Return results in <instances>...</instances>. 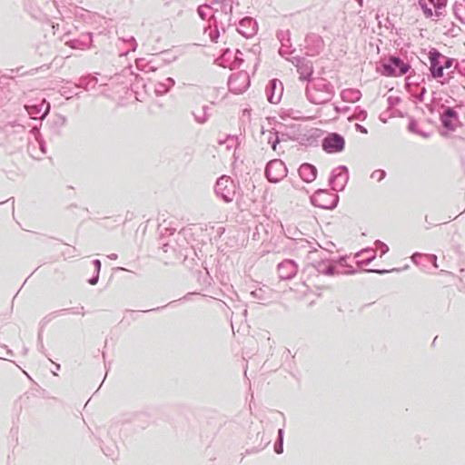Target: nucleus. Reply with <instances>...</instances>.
<instances>
[{"mask_svg":"<svg viewBox=\"0 0 465 465\" xmlns=\"http://www.w3.org/2000/svg\"><path fill=\"white\" fill-rule=\"evenodd\" d=\"M272 134H273L274 136L271 135V136L268 138V143H270V144H271L272 149L273 151H276L277 145L279 144V143H280V141H281V140H280V138H279V136H278V133H277V132H274Z\"/></svg>","mask_w":465,"mask_h":465,"instance_id":"obj_44","label":"nucleus"},{"mask_svg":"<svg viewBox=\"0 0 465 465\" xmlns=\"http://www.w3.org/2000/svg\"><path fill=\"white\" fill-rule=\"evenodd\" d=\"M233 143H235V147H238L239 143V137L237 135L228 134L225 139L219 140V144H224L227 143L226 148L230 150L233 146Z\"/></svg>","mask_w":465,"mask_h":465,"instance_id":"obj_37","label":"nucleus"},{"mask_svg":"<svg viewBox=\"0 0 465 465\" xmlns=\"http://www.w3.org/2000/svg\"><path fill=\"white\" fill-rule=\"evenodd\" d=\"M227 0H213V3L215 4H221L223 5V11L227 13V8L230 12L232 10V5L226 4Z\"/></svg>","mask_w":465,"mask_h":465,"instance_id":"obj_51","label":"nucleus"},{"mask_svg":"<svg viewBox=\"0 0 465 465\" xmlns=\"http://www.w3.org/2000/svg\"><path fill=\"white\" fill-rule=\"evenodd\" d=\"M198 281L204 287H208L211 285V281H213L210 273L206 268L203 271H198Z\"/></svg>","mask_w":465,"mask_h":465,"instance_id":"obj_36","label":"nucleus"},{"mask_svg":"<svg viewBox=\"0 0 465 465\" xmlns=\"http://www.w3.org/2000/svg\"><path fill=\"white\" fill-rule=\"evenodd\" d=\"M66 121H67V119L65 116H64L62 114H57L55 116V119L53 121L52 124L62 130V128L65 125Z\"/></svg>","mask_w":465,"mask_h":465,"instance_id":"obj_43","label":"nucleus"},{"mask_svg":"<svg viewBox=\"0 0 465 465\" xmlns=\"http://www.w3.org/2000/svg\"><path fill=\"white\" fill-rule=\"evenodd\" d=\"M410 62H405L399 55L390 54L377 64V72L386 77H400L411 69Z\"/></svg>","mask_w":465,"mask_h":465,"instance_id":"obj_3","label":"nucleus"},{"mask_svg":"<svg viewBox=\"0 0 465 465\" xmlns=\"http://www.w3.org/2000/svg\"><path fill=\"white\" fill-rule=\"evenodd\" d=\"M361 97V93L358 89L348 88L344 89L341 93V98L342 101L347 103H355Z\"/></svg>","mask_w":465,"mask_h":465,"instance_id":"obj_28","label":"nucleus"},{"mask_svg":"<svg viewBox=\"0 0 465 465\" xmlns=\"http://www.w3.org/2000/svg\"><path fill=\"white\" fill-rule=\"evenodd\" d=\"M93 42V33H84L78 38L67 41V45L73 49L84 50L91 46Z\"/></svg>","mask_w":465,"mask_h":465,"instance_id":"obj_20","label":"nucleus"},{"mask_svg":"<svg viewBox=\"0 0 465 465\" xmlns=\"http://www.w3.org/2000/svg\"><path fill=\"white\" fill-rule=\"evenodd\" d=\"M10 201H12V205L14 206V203H15V198L14 197H10V198H8L5 201H0V204H3L5 203L10 202Z\"/></svg>","mask_w":465,"mask_h":465,"instance_id":"obj_64","label":"nucleus"},{"mask_svg":"<svg viewBox=\"0 0 465 465\" xmlns=\"http://www.w3.org/2000/svg\"><path fill=\"white\" fill-rule=\"evenodd\" d=\"M65 313H73V314H82V315H84V307L81 306V307H73V308L62 309V310H59V311L53 312L52 313H50L49 315L44 317L41 320V322L39 323V325H40L39 329H41V331H44V328L52 320V317H55V316H58V315H64Z\"/></svg>","mask_w":465,"mask_h":465,"instance_id":"obj_21","label":"nucleus"},{"mask_svg":"<svg viewBox=\"0 0 465 465\" xmlns=\"http://www.w3.org/2000/svg\"><path fill=\"white\" fill-rule=\"evenodd\" d=\"M97 84H98L97 77L88 74V75L82 76L79 79L77 86L84 89L85 91H90V90L94 89Z\"/></svg>","mask_w":465,"mask_h":465,"instance_id":"obj_27","label":"nucleus"},{"mask_svg":"<svg viewBox=\"0 0 465 465\" xmlns=\"http://www.w3.org/2000/svg\"><path fill=\"white\" fill-rule=\"evenodd\" d=\"M50 132H51L52 136H54V137H58L62 134V130L56 126H54L53 124H51V126H50Z\"/></svg>","mask_w":465,"mask_h":465,"instance_id":"obj_52","label":"nucleus"},{"mask_svg":"<svg viewBox=\"0 0 465 465\" xmlns=\"http://www.w3.org/2000/svg\"><path fill=\"white\" fill-rule=\"evenodd\" d=\"M251 84L250 76L245 71H240L230 75L228 88L230 92L240 94L245 92Z\"/></svg>","mask_w":465,"mask_h":465,"instance_id":"obj_12","label":"nucleus"},{"mask_svg":"<svg viewBox=\"0 0 465 465\" xmlns=\"http://www.w3.org/2000/svg\"><path fill=\"white\" fill-rule=\"evenodd\" d=\"M386 175H387V173L385 170L377 169L371 173V178L373 180H376L377 182H381L386 177Z\"/></svg>","mask_w":465,"mask_h":465,"instance_id":"obj_41","label":"nucleus"},{"mask_svg":"<svg viewBox=\"0 0 465 465\" xmlns=\"http://www.w3.org/2000/svg\"><path fill=\"white\" fill-rule=\"evenodd\" d=\"M37 342L38 343L43 342V331H41V329H39V331H38Z\"/></svg>","mask_w":465,"mask_h":465,"instance_id":"obj_62","label":"nucleus"},{"mask_svg":"<svg viewBox=\"0 0 465 465\" xmlns=\"http://www.w3.org/2000/svg\"><path fill=\"white\" fill-rule=\"evenodd\" d=\"M427 93V90L425 87H422L420 94H419V96H418V100L420 101V102H423L424 100V95L426 94Z\"/></svg>","mask_w":465,"mask_h":465,"instance_id":"obj_59","label":"nucleus"},{"mask_svg":"<svg viewBox=\"0 0 465 465\" xmlns=\"http://www.w3.org/2000/svg\"><path fill=\"white\" fill-rule=\"evenodd\" d=\"M407 130L410 133L420 135V136H421L423 138H429L430 136V133L425 132V131H421V130L419 129L418 122L413 117H410L409 123H408V125H407Z\"/></svg>","mask_w":465,"mask_h":465,"instance_id":"obj_30","label":"nucleus"},{"mask_svg":"<svg viewBox=\"0 0 465 465\" xmlns=\"http://www.w3.org/2000/svg\"><path fill=\"white\" fill-rule=\"evenodd\" d=\"M283 440H284V429L280 428L277 431V439L273 445L274 452L276 454H282L283 452Z\"/></svg>","mask_w":465,"mask_h":465,"instance_id":"obj_34","label":"nucleus"},{"mask_svg":"<svg viewBox=\"0 0 465 465\" xmlns=\"http://www.w3.org/2000/svg\"><path fill=\"white\" fill-rule=\"evenodd\" d=\"M312 265L319 273L327 276L355 273V270L346 269L348 264L346 257L344 256H341L335 260L321 257L320 260L315 261Z\"/></svg>","mask_w":465,"mask_h":465,"instance_id":"obj_4","label":"nucleus"},{"mask_svg":"<svg viewBox=\"0 0 465 465\" xmlns=\"http://www.w3.org/2000/svg\"><path fill=\"white\" fill-rule=\"evenodd\" d=\"M375 246L379 250H381V255H383V254L387 253L388 251H389V247L387 246V244L384 243L383 242L380 241V240H377L375 242Z\"/></svg>","mask_w":465,"mask_h":465,"instance_id":"obj_47","label":"nucleus"},{"mask_svg":"<svg viewBox=\"0 0 465 465\" xmlns=\"http://www.w3.org/2000/svg\"><path fill=\"white\" fill-rule=\"evenodd\" d=\"M192 114L193 115V118L196 123L203 124L209 120L211 116V108L208 105H203L201 108V113L198 114L193 111Z\"/></svg>","mask_w":465,"mask_h":465,"instance_id":"obj_29","label":"nucleus"},{"mask_svg":"<svg viewBox=\"0 0 465 465\" xmlns=\"http://www.w3.org/2000/svg\"><path fill=\"white\" fill-rule=\"evenodd\" d=\"M290 35H291V33H290L289 30H287V31H279L277 33V38L279 39V41L282 44V46L279 49V54L281 55H282V47H288L289 46L288 45L290 44V41H291Z\"/></svg>","mask_w":465,"mask_h":465,"instance_id":"obj_35","label":"nucleus"},{"mask_svg":"<svg viewBox=\"0 0 465 465\" xmlns=\"http://www.w3.org/2000/svg\"><path fill=\"white\" fill-rule=\"evenodd\" d=\"M355 129H356V131H358V132H360L361 134H368L367 128L364 127L363 125L360 124H355Z\"/></svg>","mask_w":465,"mask_h":465,"instance_id":"obj_58","label":"nucleus"},{"mask_svg":"<svg viewBox=\"0 0 465 465\" xmlns=\"http://www.w3.org/2000/svg\"><path fill=\"white\" fill-rule=\"evenodd\" d=\"M309 293L312 294L314 296V299L309 302L308 306H312L316 298H319L321 296V292H302V294L297 298L298 300L302 301L303 300Z\"/></svg>","mask_w":465,"mask_h":465,"instance_id":"obj_46","label":"nucleus"},{"mask_svg":"<svg viewBox=\"0 0 465 465\" xmlns=\"http://www.w3.org/2000/svg\"><path fill=\"white\" fill-rule=\"evenodd\" d=\"M283 85L277 78L271 79L265 88L266 97L269 103L278 104L282 96Z\"/></svg>","mask_w":465,"mask_h":465,"instance_id":"obj_17","label":"nucleus"},{"mask_svg":"<svg viewBox=\"0 0 465 465\" xmlns=\"http://www.w3.org/2000/svg\"><path fill=\"white\" fill-rule=\"evenodd\" d=\"M389 107H394L401 102V98L399 96H389L387 98Z\"/></svg>","mask_w":465,"mask_h":465,"instance_id":"obj_50","label":"nucleus"},{"mask_svg":"<svg viewBox=\"0 0 465 465\" xmlns=\"http://www.w3.org/2000/svg\"><path fill=\"white\" fill-rule=\"evenodd\" d=\"M236 183L227 175H222L216 181L214 192L225 203L232 202L236 194Z\"/></svg>","mask_w":465,"mask_h":465,"instance_id":"obj_7","label":"nucleus"},{"mask_svg":"<svg viewBox=\"0 0 465 465\" xmlns=\"http://www.w3.org/2000/svg\"><path fill=\"white\" fill-rule=\"evenodd\" d=\"M236 30L245 38H251L257 34L258 23L253 17L244 16L239 21Z\"/></svg>","mask_w":465,"mask_h":465,"instance_id":"obj_18","label":"nucleus"},{"mask_svg":"<svg viewBox=\"0 0 465 465\" xmlns=\"http://www.w3.org/2000/svg\"><path fill=\"white\" fill-rule=\"evenodd\" d=\"M4 132L6 135V144L9 146L10 153L22 149L30 140L27 137L25 127L16 122L7 123L4 126Z\"/></svg>","mask_w":465,"mask_h":465,"instance_id":"obj_5","label":"nucleus"},{"mask_svg":"<svg viewBox=\"0 0 465 465\" xmlns=\"http://www.w3.org/2000/svg\"><path fill=\"white\" fill-rule=\"evenodd\" d=\"M201 294H203V293L202 292H187L184 296L178 298L176 300H173V301L170 302L169 303H167L166 305L157 306V307L150 309V310H144L143 312H151V311H160L161 309H163L166 306L174 307L181 303L192 301L193 295H201Z\"/></svg>","mask_w":465,"mask_h":465,"instance_id":"obj_26","label":"nucleus"},{"mask_svg":"<svg viewBox=\"0 0 465 465\" xmlns=\"http://www.w3.org/2000/svg\"><path fill=\"white\" fill-rule=\"evenodd\" d=\"M418 4L426 18H430L434 15L432 7L429 5L427 0H418Z\"/></svg>","mask_w":465,"mask_h":465,"instance_id":"obj_38","label":"nucleus"},{"mask_svg":"<svg viewBox=\"0 0 465 465\" xmlns=\"http://www.w3.org/2000/svg\"><path fill=\"white\" fill-rule=\"evenodd\" d=\"M220 33L218 30L210 33L211 41L216 43L219 38Z\"/></svg>","mask_w":465,"mask_h":465,"instance_id":"obj_57","label":"nucleus"},{"mask_svg":"<svg viewBox=\"0 0 465 465\" xmlns=\"http://www.w3.org/2000/svg\"><path fill=\"white\" fill-rule=\"evenodd\" d=\"M324 47L322 37L317 34L310 33L304 39L305 54L308 56H317Z\"/></svg>","mask_w":465,"mask_h":465,"instance_id":"obj_16","label":"nucleus"},{"mask_svg":"<svg viewBox=\"0 0 465 465\" xmlns=\"http://www.w3.org/2000/svg\"><path fill=\"white\" fill-rule=\"evenodd\" d=\"M197 14L198 15L203 19V20H205L206 19V16H207V14L204 10V7L203 6H198L197 8Z\"/></svg>","mask_w":465,"mask_h":465,"instance_id":"obj_54","label":"nucleus"},{"mask_svg":"<svg viewBox=\"0 0 465 465\" xmlns=\"http://www.w3.org/2000/svg\"><path fill=\"white\" fill-rule=\"evenodd\" d=\"M385 27L387 29H393L394 28V25L391 22L389 17L386 18Z\"/></svg>","mask_w":465,"mask_h":465,"instance_id":"obj_60","label":"nucleus"},{"mask_svg":"<svg viewBox=\"0 0 465 465\" xmlns=\"http://www.w3.org/2000/svg\"><path fill=\"white\" fill-rule=\"evenodd\" d=\"M322 148L327 153H341L345 148V139L343 135L339 133H329L322 140Z\"/></svg>","mask_w":465,"mask_h":465,"instance_id":"obj_10","label":"nucleus"},{"mask_svg":"<svg viewBox=\"0 0 465 465\" xmlns=\"http://www.w3.org/2000/svg\"><path fill=\"white\" fill-rule=\"evenodd\" d=\"M43 105H45V109L44 113H43V114H41V116H40V118H41V119L45 118V117H46V115H47V114H48V113H49V110H50V104H49V103H42V104H41V107H42Z\"/></svg>","mask_w":465,"mask_h":465,"instance_id":"obj_55","label":"nucleus"},{"mask_svg":"<svg viewBox=\"0 0 465 465\" xmlns=\"http://www.w3.org/2000/svg\"><path fill=\"white\" fill-rule=\"evenodd\" d=\"M422 260L431 262L435 268L438 266L437 256L434 254H422L420 252H414L411 255V261L414 263L419 264L420 262H421Z\"/></svg>","mask_w":465,"mask_h":465,"instance_id":"obj_31","label":"nucleus"},{"mask_svg":"<svg viewBox=\"0 0 465 465\" xmlns=\"http://www.w3.org/2000/svg\"><path fill=\"white\" fill-rule=\"evenodd\" d=\"M175 245L172 244L171 241L161 243V248L164 252L172 250L174 252L175 259L181 261L186 267L192 269L195 264V257L200 260L196 250L189 245L185 238L178 232L177 239L174 242Z\"/></svg>","mask_w":465,"mask_h":465,"instance_id":"obj_1","label":"nucleus"},{"mask_svg":"<svg viewBox=\"0 0 465 465\" xmlns=\"http://www.w3.org/2000/svg\"><path fill=\"white\" fill-rule=\"evenodd\" d=\"M254 302L262 305H270L275 302L280 296L279 292H249Z\"/></svg>","mask_w":465,"mask_h":465,"instance_id":"obj_23","label":"nucleus"},{"mask_svg":"<svg viewBox=\"0 0 465 465\" xmlns=\"http://www.w3.org/2000/svg\"><path fill=\"white\" fill-rule=\"evenodd\" d=\"M401 269H397V268H393L391 270H385V269H370L368 270L369 272H373V273H378V274H385L387 272H400Z\"/></svg>","mask_w":465,"mask_h":465,"instance_id":"obj_49","label":"nucleus"},{"mask_svg":"<svg viewBox=\"0 0 465 465\" xmlns=\"http://www.w3.org/2000/svg\"><path fill=\"white\" fill-rule=\"evenodd\" d=\"M270 442H271V440L269 439L264 438L263 431H256L255 432V440L252 442L253 446L246 449V453L251 454V453L259 452L260 450H263Z\"/></svg>","mask_w":465,"mask_h":465,"instance_id":"obj_24","label":"nucleus"},{"mask_svg":"<svg viewBox=\"0 0 465 465\" xmlns=\"http://www.w3.org/2000/svg\"><path fill=\"white\" fill-rule=\"evenodd\" d=\"M453 11H454V14H455V16L457 17V19H459L462 24H465L464 19L460 16V13H459L460 8L458 7L457 4H455V5L453 7Z\"/></svg>","mask_w":465,"mask_h":465,"instance_id":"obj_56","label":"nucleus"},{"mask_svg":"<svg viewBox=\"0 0 465 465\" xmlns=\"http://www.w3.org/2000/svg\"><path fill=\"white\" fill-rule=\"evenodd\" d=\"M92 265L94 266V273L92 277H90L87 280V282L91 285H95L99 281V274L101 271V261L99 259H94L91 262Z\"/></svg>","mask_w":465,"mask_h":465,"instance_id":"obj_33","label":"nucleus"},{"mask_svg":"<svg viewBox=\"0 0 465 465\" xmlns=\"http://www.w3.org/2000/svg\"><path fill=\"white\" fill-rule=\"evenodd\" d=\"M301 179L309 183L313 182L317 177V168L309 163H304L298 169Z\"/></svg>","mask_w":465,"mask_h":465,"instance_id":"obj_22","label":"nucleus"},{"mask_svg":"<svg viewBox=\"0 0 465 465\" xmlns=\"http://www.w3.org/2000/svg\"><path fill=\"white\" fill-rule=\"evenodd\" d=\"M311 203L323 210H333L339 203V195L326 189H318L310 197Z\"/></svg>","mask_w":465,"mask_h":465,"instance_id":"obj_6","label":"nucleus"},{"mask_svg":"<svg viewBox=\"0 0 465 465\" xmlns=\"http://www.w3.org/2000/svg\"><path fill=\"white\" fill-rule=\"evenodd\" d=\"M447 5V0H437L434 5V15L440 17L443 15L442 10Z\"/></svg>","mask_w":465,"mask_h":465,"instance_id":"obj_39","label":"nucleus"},{"mask_svg":"<svg viewBox=\"0 0 465 465\" xmlns=\"http://www.w3.org/2000/svg\"><path fill=\"white\" fill-rule=\"evenodd\" d=\"M358 256L361 257L364 256L361 262L363 264H369L376 258V251L373 248L367 247L363 249L362 251L358 252Z\"/></svg>","mask_w":465,"mask_h":465,"instance_id":"obj_32","label":"nucleus"},{"mask_svg":"<svg viewBox=\"0 0 465 465\" xmlns=\"http://www.w3.org/2000/svg\"><path fill=\"white\" fill-rule=\"evenodd\" d=\"M367 111L365 109L361 108L360 106H357L355 108L353 118L357 119L359 121H364L367 118Z\"/></svg>","mask_w":465,"mask_h":465,"instance_id":"obj_42","label":"nucleus"},{"mask_svg":"<svg viewBox=\"0 0 465 465\" xmlns=\"http://www.w3.org/2000/svg\"><path fill=\"white\" fill-rule=\"evenodd\" d=\"M291 62L296 67L300 81L312 82L313 74L312 62L302 56H294Z\"/></svg>","mask_w":465,"mask_h":465,"instance_id":"obj_13","label":"nucleus"},{"mask_svg":"<svg viewBox=\"0 0 465 465\" xmlns=\"http://www.w3.org/2000/svg\"><path fill=\"white\" fill-rule=\"evenodd\" d=\"M305 94L313 104H323L330 102L334 94V86L325 78H314L306 86Z\"/></svg>","mask_w":465,"mask_h":465,"instance_id":"obj_2","label":"nucleus"},{"mask_svg":"<svg viewBox=\"0 0 465 465\" xmlns=\"http://www.w3.org/2000/svg\"><path fill=\"white\" fill-rule=\"evenodd\" d=\"M277 272L281 280H291L296 275L298 265L294 260L285 259L278 264Z\"/></svg>","mask_w":465,"mask_h":465,"instance_id":"obj_19","label":"nucleus"},{"mask_svg":"<svg viewBox=\"0 0 465 465\" xmlns=\"http://www.w3.org/2000/svg\"><path fill=\"white\" fill-rule=\"evenodd\" d=\"M288 173L285 163L281 159H272L265 166L264 175L270 183L281 182Z\"/></svg>","mask_w":465,"mask_h":465,"instance_id":"obj_8","label":"nucleus"},{"mask_svg":"<svg viewBox=\"0 0 465 465\" xmlns=\"http://www.w3.org/2000/svg\"><path fill=\"white\" fill-rule=\"evenodd\" d=\"M349 180V171L347 166L340 165L334 168L328 180V183L334 192L344 190Z\"/></svg>","mask_w":465,"mask_h":465,"instance_id":"obj_11","label":"nucleus"},{"mask_svg":"<svg viewBox=\"0 0 465 465\" xmlns=\"http://www.w3.org/2000/svg\"><path fill=\"white\" fill-rule=\"evenodd\" d=\"M440 121L443 128L454 132L460 123V116L453 107L442 105L440 112Z\"/></svg>","mask_w":465,"mask_h":465,"instance_id":"obj_14","label":"nucleus"},{"mask_svg":"<svg viewBox=\"0 0 465 465\" xmlns=\"http://www.w3.org/2000/svg\"><path fill=\"white\" fill-rule=\"evenodd\" d=\"M15 71L18 72V71H19V68H17V69H11V70H10V74H8V75H7V74H5V75H4V77H7V78H11V79H12V78L14 77V76H13V74L15 73Z\"/></svg>","mask_w":465,"mask_h":465,"instance_id":"obj_63","label":"nucleus"},{"mask_svg":"<svg viewBox=\"0 0 465 465\" xmlns=\"http://www.w3.org/2000/svg\"><path fill=\"white\" fill-rule=\"evenodd\" d=\"M243 61V54L239 49H236L233 60L234 66H240Z\"/></svg>","mask_w":465,"mask_h":465,"instance_id":"obj_45","label":"nucleus"},{"mask_svg":"<svg viewBox=\"0 0 465 465\" xmlns=\"http://www.w3.org/2000/svg\"><path fill=\"white\" fill-rule=\"evenodd\" d=\"M428 58L430 62L429 69L431 78L438 79L442 77L444 74V68L442 65V58H444V54L437 48L433 47L429 51Z\"/></svg>","mask_w":465,"mask_h":465,"instance_id":"obj_15","label":"nucleus"},{"mask_svg":"<svg viewBox=\"0 0 465 465\" xmlns=\"http://www.w3.org/2000/svg\"><path fill=\"white\" fill-rule=\"evenodd\" d=\"M37 346H38V351H39L40 352H42L43 354L46 355V354H45V349L44 343H43V342L38 343V345H37Z\"/></svg>","mask_w":465,"mask_h":465,"instance_id":"obj_61","label":"nucleus"},{"mask_svg":"<svg viewBox=\"0 0 465 465\" xmlns=\"http://www.w3.org/2000/svg\"><path fill=\"white\" fill-rule=\"evenodd\" d=\"M454 63H457L456 59L454 58L447 57L445 55L444 58H442V65L444 69L450 68Z\"/></svg>","mask_w":465,"mask_h":465,"instance_id":"obj_48","label":"nucleus"},{"mask_svg":"<svg viewBox=\"0 0 465 465\" xmlns=\"http://www.w3.org/2000/svg\"><path fill=\"white\" fill-rule=\"evenodd\" d=\"M120 39L123 40L124 42H126L129 45V46H130V49L125 51V52H124L122 54L127 55L130 51H135L136 50V48H137V42H136V40H135V38L134 36H129L126 39H124V38H120Z\"/></svg>","mask_w":465,"mask_h":465,"instance_id":"obj_40","label":"nucleus"},{"mask_svg":"<svg viewBox=\"0 0 465 465\" xmlns=\"http://www.w3.org/2000/svg\"><path fill=\"white\" fill-rule=\"evenodd\" d=\"M30 133L33 134L34 140H28L27 152L32 158L40 160L46 153L45 142L36 127H34Z\"/></svg>","mask_w":465,"mask_h":465,"instance_id":"obj_9","label":"nucleus"},{"mask_svg":"<svg viewBox=\"0 0 465 465\" xmlns=\"http://www.w3.org/2000/svg\"><path fill=\"white\" fill-rule=\"evenodd\" d=\"M334 111L337 113V114H341V113H347L350 111V107L349 106H338V105H334L333 107Z\"/></svg>","mask_w":465,"mask_h":465,"instance_id":"obj_53","label":"nucleus"},{"mask_svg":"<svg viewBox=\"0 0 465 465\" xmlns=\"http://www.w3.org/2000/svg\"><path fill=\"white\" fill-rule=\"evenodd\" d=\"M175 84V81L172 77H167L163 81L157 82L154 85V93L156 95L166 94Z\"/></svg>","mask_w":465,"mask_h":465,"instance_id":"obj_25","label":"nucleus"}]
</instances>
